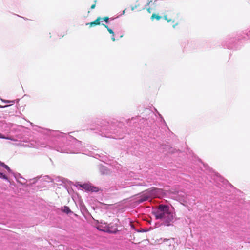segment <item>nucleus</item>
<instances>
[{"mask_svg":"<svg viewBox=\"0 0 250 250\" xmlns=\"http://www.w3.org/2000/svg\"><path fill=\"white\" fill-rule=\"evenodd\" d=\"M147 11H148L149 13H150V9H149V8H148V9H147Z\"/></svg>","mask_w":250,"mask_h":250,"instance_id":"nucleus-20","label":"nucleus"},{"mask_svg":"<svg viewBox=\"0 0 250 250\" xmlns=\"http://www.w3.org/2000/svg\"><path fill=\"white\" fill-rule=\"evenodd\" d=\"M173 194L174 195V196H173V198H174V199L180 201L184 200V196L182 195V192H181L180 194H179L178 192L176 193V191H174V192H173Z\"/></svg>","mask_w":250,"mask_h":250,"instance_id":"nucleus-4","label":"nucleus"},{"mask_svg":"<svg viewBox=\"0 0 250 250\" xmlns=\"http://www.w3.org/2000/svg\"><path fill=\"white\" fill-rule=\"evenodd\" d=\"M164 245H165L166 246H168L169 247H170L171 244V242L170 239H165L164 240Z\"/></svg>","mask_w":250,"mask_h":250,"instance_id":"nucleus-8","label":"nucleus"},{"mask_svg":"<svg viewBox=\"0 0 250 250\" xmlns=\"http://www.w3.org/2000/svg\"><path fill=\"white\" fill-rule=\"evenodd\" d=\"M137 8L136 6L131 7V10L133 11Z\"/></svg>","mask_w":250,"mask_h":250,"instance_id":"nucleus-18","label":"nucleus"},{"mask_svg":"<svg viewBox=\"0 0 250 250\" xmlns=\"http://www.w3.org/2000/svg\"><path fill=\"white\" fill-rule=\"evenodd\" d=\"M0 166L4 167L5 166V164L4 163L0 161Z\"/></svg>","mask_w":250,"mask_h":250,"instance_id":"nucleus-17","label":"nucleus"},{"mask_svg":"<svg viewBox=\"0 0 250 250\" xmlns=\"http://www.w3.org/2000/svg\"><path fill=\"white\" fill-rule=\"evenodd\" d=\"M125 10H124V11H123V13H122V14H125Z\"/></svg>","mask_w":250,"mask_h":250,"instance_id":"nucleus-21","label":"nucleus"},{"mask_svg":"<svg viewBox=\"0 0 250 250\" xmlns=\"http://www.w3.org/2000/svg\"><path fill=\"white\" fill-rule=\"evenodd\" d=\"M0 166L4 167L5 166V164L4 163L0 161Z\"/></svg>","mask_w":250,"mask_h":250,"instance_id":"nucleus-16","label":"nucleus"},{"mask_svg":"<svg viewBox=\"0 0 250 250\" xmlns=\"http://www.w3.org/2000/svg\"><path fill=\"white\" fill-rule=\"evenodd\" d=\"M63 211L64 212H65L67 214H68L69 213L71 212L70 209L67 206H64V208H63Z\"/></svg>","mask_w":250,"mask_h":250,"instance_id":"nucleus-9","label":"nucleus"},{"mask_svg":"<svg viewBox=\"0 0 250 250\" xmlns=\"http://www.w3.org/2000/svg\"><path fill=\"white\" fill-rule=\"evenodd\" d=\"M95 7V4H93V5L91 6V9H94Z\"/></svg>","mask_w":250,"mask_h":250,"instance_id":"nucleus-19","label":"nucleus"},{"mask_svg":"<svg viewBox=\"0 0 250 250\" xmlns=\"http://www.w3.org/2000/svg\"><path fill=\"white\" fill-rule=\"evenodd\" d=\"M154 18L159 20L160 19V17L155 14H153L151 16V19H153Z\"/></svg>","mask_w":250,"mask_h":250,"instance_id":"nucleus-11","label":"nucleus"},{"mask_svg":"<svg viewBox=\"0 0 250 250\" xmlns=\"http://www.w3.org/2000/svg\"><path fill=\"white\" fill-rule=\"evenodd\" d=\"M154 215L157 219L161 220L162 225L164 226L171 225L172 213L169 211L168 206L160 205L158 210L154 212Z\"/></svg>","mask_w":250,"mask_h":250,"instance_id":"nucleus-1","label":"nucleus"},{"mask_svg":"<svg viewBox=\"0 0 250 250\" xmlns=\"http://www.w3.org/2000/svg\"><path fill=\"white\" fill-rule=\"evenodd\" d=\"M157 0H155V1H156Z\"/></svg>","mask_w":250,"mask_h":250,"instance_id":"nucleus-24","label":"nucleus"},{"mask_svg":"<svg viewBox=\"0 0 250 250\" xmlns=\"http://www.w3.org/2000/svg\"><path fill=\"white\" fill-rule=\"evenodd\" d=\"M170 21V20H167V21H168V22H169Z\"/></svg>","mask_w":250,"mask_h":250,"instance_id":"nucleus-23","label":"nucleus"},{"mask_svg":"<svg viewBox=\"0 0 250 250\" xmlns=\"http://www.w3.org/2000/svg\"><path fill=\"white\" fill-rule=\"evenodd\" d=\"M1 100L4 102H6V103H14V100H3L2 99H1Z\"/></svg>","mask_w":250,"mask_h":250,"instance_id":"nucleus-12","label":"nucleus"},{"mask_svg":"<svg viewBox=\"0 0 250 250\" xmlns=\"http://www.w3.org/2000/svg\"><path fill=\"white\" fill-rule=\"evenodd\" d=\"M249 34H250V30H249Z\"/></svg>","mask_w":250,"mask_h":250,"instance_id":"nucleus-22","label":"nucleus"},{"mask_svg":"<svg viewBox=\"0 0 250 250\" xmlns=\"http://www.w3.org/2000/svg\"><path fill=\"white\" fill-rule=\"evenodd\" d=\"M81 187L88 191L98 192L99 191L98 188L92 186L88 184H83L81 186Z\"/></svg>","mask_w":250,"mask_h":250,"instance_id":"nucleus-2","label":"nucleus"},{"mask_svg":"<svg viewBox=\"0 0 250 250\" xmlns=\"http://www.w3.org/2000/svg\"><path fill=\"white\" fill-rule=\"evenodd\" d=\"M104 20H103V21H105L106 23H108V21H109V18L108 17H104V18H103Z\"/></svg>","mask_w":250,"mask_h":250,"instance_id":"nucleus-14","label":"nucleus"},{"mask_svg":"<svg viewBox=\"0 0 250 250\" xmlns=\"http://www.w3.org/2000/svg\"><path fill=\"white\" fill-rule=\"evenodd\" d=\"M105 231L109 233H115L117 231V228L116 227L114 228L109 227Z\"/></svg>","mask_w":250,"mask_h":250,"instance_id":"nucleus-7","label":"nucleus"},{"mask_svg":"<svg viewBox=\"0 0 250 250\" xmlns=\"http://www.w3.org/2000/svg\"><path fill=\"white\" fill-rule=\"evenodd\" d=\"M103 25L107 29L108 31L111 34H112L111 39L113 41H115V34H114V32H113V31L111 29L109 28L107 25H106L104 24H103Z\"/></svg>","mask_w":250,"mask_h":250,"instance_id":"nucleus-6","label":"nucleus"},{"mask_svg":"<svg viewBox=\"0 0 250 250\" xmlns=\"http://www.w3.org/2000/svg\"><path fill=\"white\" fill-rule=\"evenodd\" d=\"M0 177H1L5 180H8L7 177L5 175L3 174L1 172H0Z\"/></svg>","mask_w":250,"mask_h":250,"instance_id":"nucleus-10","label":"nucleus"},{"mask_svg":"<svg viewBox=\"0 0 250 250\" xmlns=\"http://www.w3.org/2000/svg\"><path fill=\"white\" fill-rule=\"evenodd\" d=\"M132 243H135V244H138V243H140V241H138L136 240L135 237H134L133 241L132 242Z\"/></svg>","mask_w":250,"mask_h":250,"instance_id":"nucleus-15","label":"nucleus"},{"mask_svg":"<svg viewBox=\"0 0 250 250\" xmlns=\"http://www.w3.org/2000/svg\"><path fill=\"white\" fill-rule=\"evenodd\" d=\"M103 18L98 17L93 22L86 23V25H90L91 27L94 25H99L101 22L103 21Z\"/></svg>","mask_w":250,"mask_h":250,"instance_id":"nucleus-3","label":"nucleus"},{"mask_svg":"<svg viewBox=\"0 0 250 250\" xmlns=\"http://www.w3.org/2000/svg\"><path fill=\"white\" fill-rule=\"evenodd\" d=\"M4 168L7 169L9 172H10L11 171L10 168L6 165H5V166L4 167Z\"/></svg>","mask_w":250,"mask_h":250,"instance_id":"nucleus-13","label":"nucleus"},{"mask_svg":"<svg viewBox=\"0 0 250 250\" xmlns=\"http://www.w3.org/2000/svg\"><path fill=\"white\" fill-rule=\"evenodd\" d=\"M150 198V196L149 195H148L147 194H144L141 197V198L139 201L140 203H142L148 200V199Z\"/></svg>","mask_w":250,"mask_h":250,"instance_id":"nucleus-5","label":"nucleus"}]
</instances>
